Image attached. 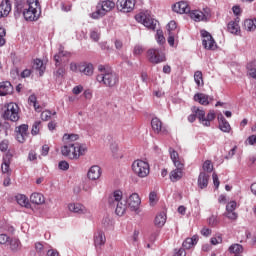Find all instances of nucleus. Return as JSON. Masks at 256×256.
<instances>
[{
  "mask_svg": "<svg viewBox=\"0 0 256 256\" xmlns=\"http://www.w3.org/2000/svg\"><path fill=\"white\" fill-rule=\"evenodd\" d=\"M244 29L246 31H255L256 29V19H247L244 21Z\"/></svg>",
  "mask_w": 256,
  "mask_h": 256,
  "instance_id": "obj_34",
  "label": "nucleus"
},
{
  "mask_svg": "<svg viewBox=\"0 0 256 256\" xmlns=\"http://www.w3.org/2000/svg\"><path fill=\"white\" fill-rule=\"evenodd\" d=\"M39 125H41V121L34 122L32 126L31 133L32 135H38L39 134Z\"/></svg>",
  "mask_w": 256,
  "mask_h": 256,
  "instance_id": "obj_51",
  "label": "nucleus"
},
{
  "mask_svg": "<svg viewBox=\"0 0 256 256\" xmlns=\"http://www.w3.org/2000/svg\"><path fill=\"white\" fill-rule=\"evenodd\" d=\"M51 111L49 110H45L41 113V119L42 121H49V119H51Z\"/></svg>",
  "mask_w": 256,
  "mask_h": 256,
  "instance_id": "obj_53",
  "label": "nucleus"
},
{
  "mask_svg": "<svg viewBox=\"0 0 256 256\" xmlns=\"http://www.w3.org/2000/svg\"><path fill=\"white\" fill-rule=\"evenodd\" d=\"M61 153L68 159H79L87 153V145L85 144H69L61 148Z\"/></svg>",
  "mask_w": 256,
  "mask_h": 256,
  "instance_id": "obj_4",
  "label": "nucleus"
},
{
  "mask_svg": "<svg viewBox=\"0 0 256 256\" xmlns=\"http://www.w3.org/2000/svg\"><path fill=\"white\" fill-rule=\"evenodd\" d=\"M30 201L34 205H43V203H45V196L41 193L35 192L31 194Z\"/></svg>",
  "mask_w": 256,
  "mask_h": 256,
  "instance_id": "obj_31",
  "label": "nucleus"
},
{
  "mask_svg": "<svg viewBox=\"0 0 256 256\" xmlns=\"http://www.w3.org/2000/svg\"><path fill=\"white\" fill-rule=\"evenodd\" d=\"M102 226L104 227V229H113V219L109 216H105L102 219Z\"/></svg>",
  "mask_w": 256,
  "mask_h": 256,
  "instance_id": "obj_38",
  "label": "nucleus"
},
{
  "mask_svg": "<svg viewBox=\"0 0 256 256\" xmlns=\"http://www.w3.org/2000/svg\"><path fill=\"white\" fill-rule=\"evenodd\" d=\"M67 55H69V53L64 52L63 47H60V50H59L58 54H56L54 56V61L56 62V65H60L61 64V57H67Z\"/></svg>",
  "mask_w": 256,
  "mask_h": 256,
  "instance_id": "obj_39",
  "label": "nucleus"
},
{
  "mask_svg": "<svg viewBox=\"0 0 256 256\" xmlns=\"http://www.w3.org/2000/svg\"><path fill=\"white\" fill-rule=\"evenodd\" d=\"M17 13H23L26 21H37L41 17V5L39 0H15Z\"/></svg>",
  "mask_w": 256,
  "mask_h": 256,
  "instance_id": "obj_1",
  "label": "nucleus"
},
{
  "mask_svg": "<svg viewBox=\"0 0 256 256\" xmlns=\"http://www.w3.org/2000/svg\"><path fill=\"white\" fill-rule=\"evenodd\" d=\"M101 37V33H99V30H92L90 32V39H93L95 42L99 41Z\"/></svg>",
  "mask_w": 256,
  "mask_h": 256,
  "instance_id": "obj_47",
  "label": "nucleus"
},
{
  "mask_svg": "<svg viewBox=\"0 0 256 256\" xmlns=\"http://www.w3.org/2000/svg\"><path fill=\"white\" fill-rule=\"evenodd\" d=\"M98 71L100 74L96 76V81L100 83V85L109 87V89H113V87L119 85V74H116L115 71L109 70L104 65H99Z\"/></svg>",
  "mask_w": 256,
  "mask_h": 256,
  "instance_id": "obj_2",
  "label": "nucleus"
},
{
  "mask_svg": "<svg viewBox=\"0 0 256 256\" xmlns=\"http://www.w3.org/2000/svg\"><path fill=\"white\" fill-rule=\"evenodd\" d=\"M11 13V1L10 0H4L0 4V18L1 17H7Z\"/></svg>",
  "mask_w": 256,
  "mask_h": 256,
  "instance_id": "obj_25",
  "label": "nucleus"
},
{
  "mask_svg": "<svg viewBox=\"0 0 256 256\" xmlns=\"http://www.w3.org/2000/svg\"><path fill=\"white\" fill-rule=\"evenodd\" d=\"M16 201L21 207L29 208L31 206V204H29V199H27V196L23 194H18L16 196Z\"/></svg>",
  "mask_w": 256,
  "mask_h": 256,
  "instance_id": "obj_33",
  "label": "nucleus"
},
{
  "mask_svg": "<svg viewBox=\"0 0 256 256\" xmlns=\"http://www.w3.org/2000/svg\"><path fill=\"white\" fill-rule=\"evenodd\" d=\"M219 243H223L221 236L211 238V245H219Z\"/></svg>",
  "mask_w": 256,
  "mask_h": 256,
  "instance_id": "obj_59",
  "label": "nucleus"
},
{
  "mask_svg": "<svg viewBox=\"0 0 256 256\" xmlns=\"http://www.w3.org/2000/svg\"><path fill=\"white\" fill-rule=\"evenodd\" d=\"M28 101L33 104L35 111H39V106H37V97L35 95H30Z\"/></svg>",
  "mask_w": 256,
  "mask_h": 256,
  "instance_id": "obj_49",
  "label": "nucleus"
},
{
  "mask_svg": "<svg viewBox=\"0 0 256 256\" xmlns=\"http://www.w3.org/2000/svg\"><path fill=\"white\" fill-rule=\"evenodd\" d=\"M175 29H177V22L172 20L167 25L168 34L173 33V31H175Z\"/></svg>",
  "mask_w": 256,
  "mask_h": 256,
  "instance_id": "obj_48",
  "label": "nucleus"
},
{
  "mask_svg": "<svg viewBox=\"0 0 256 256\" xmlns=\"http://www.w3.org/2000/svg\"><path fill=\"white\" fill-rule=\"evenodd\" d=\"M58 167L61 171H67L69 169V162L67 161H60Z\"/></svg>",
  "mask_w": 256,
  "mask_h": 256,
  "instance_id": "obj_57",
  "label": "nucleus"
},
{
  "mask_svg": "<svg viewBox=\"0 0 256 256\" xmlns=\"http://www.w3.org/2000/svg\"><path fill=\"white\" fill-rule=\"evenodd\" d=\"M3 118L6 121H12L17 123L19 119V105L16 103L10 102L6 105V110L4 111Z\"/></svg>",
  "mask_w": 256,
  "mask_h": 256,
  "instance_id": "obj_6",
  "label": "nucleus"
},
{
  "mask_svg": "<svg viewBox=\"0 0 256 256\" xmlns=\"http://www.w3.org/2000/svg\"><path fill=\"white\" fill-rule=\"evenodd\" d=\"M148 60L153 65H159V63H165L167 58L165 57V53L161 52V50L157 48H151L147 52Z\"/></svg>",
  "mask_w": 256,
  "mask_h": 256,
  "instance_id": "obj_8",
  "label": "nucleus"
},
{
  "mask_svg": "<svg viewBox=\"0 0 256 256\" xmlns=\"http://www.w3.org/2000/svg\"><path fill=\"white\" fill-rule=\"evenodd\" d=\"M230 253H234L235 255H239L243 253V246L241 244H233L229 247Z\"/></svg>",
  "mask_w": 256,
  "mask_h": 256,
  "instance_id": "obj_40",
  "label": "nucleus"
},
{
  "mask_svg": "<svg viewBox=\"0 0 256 256\" xmlns=\"http://www.w3.org/2000/svg\"><path fill=\"white\" fill-rule=\"evenodd\" d=\"M194 101L200 103V105L207 106L209 103H211V101H213V97L205 93H196L194 95Z\"/></svg>",
  "mask_w": 256,
  "mask_h": 256,
  "instance_id": "obj_17",
  "label": "nucleus"
},
{
  "mask_svg": "<svg viewBox=\"0 0 256 256\" xmlns=\"http://www.w3.org/2000/svg\"><path fill=\"white\" fill-rule=\"evenodd\" d=\"M218 122H219V129H221L223 131V133L231 132V125L229 124L227 119H225L223 114L218 115Z\"/></svg>",
  "mask_w": 256,
  "mask_h": 256,
  "instance_id": "obj_22",
  "label": "nucleus"
},
{
  "mask_svg": "<svg viewBox=\"0 0 256 256\" xmlns=\"http://www.w3.org/2000/svg\"><path fill=\"white\" fill-rule=\"evenodd\" d=\"M9 249L12 253H19L21 251L23 245L21 244V240L19 238L12 237L10 238L9 242Z\"/></svg>",
  "mask_w": 256,
  "mask_h": 256,
  "instance_id": "obj_19",
  "label": "nucleus"
},
{
  "mask_svg": "<svg viewBox=\"0 0 256 256\" xmlns=\"http://www.w3.org/2000/svg\"><path fill=\"white\" fill-rule=\"evenodd\" d=\"M224 216L227 217V219H230L231 221H237V218L239 215L235 211H226L224 213Z\"/></svg>",
  "mask_w": 256,
  "mask_h": 256,
  "instance_id": "obj_45",
  "label": "nucleus"
},
{
  "mask_svg": "<svg viewBox=\"0 0 256 256\" xmlns=\"http://www.w3.org/2000/svg\"><path fill=\"white\" fill-rule=\"evenodd\" d=\"M108 205L111 209H115L118 217H123L127 211V200L123 199V192L116 190L108 197Z\"/></svg>",
  "mask_w": 256,
  "mask_h": 256,
  "instance_id": "obj_3",
  "label": "nucleus"
},
{
  "mask_svg": "<svg viewBox=\"0 0 256 256\" xmlns=\"http://www.w3.org/2000/svg\"><path fill=\"white\" fill-rule=\"evenodd\" d=\"M193 21H207V15L199 10H193L188 12Z\"/></svg>",
  "mask_w": 256,
  "mask_h": 256,
  "instance_id": "obj_29",
  "label": "nucleus"
},
{
  "mask_svg": "<svg viewBox=\"0 0 256 256\" xmlns=\"http://www.w3.org/2000/svg\"><path fill=\"white\" fill-rule=\"evenodd\" d=\"M65 75V68H59L56 72H55V77L56 79H63V76Z\"/></svg>",
  "mask_w": 256,
  "mask_h": 256,
  "instance_id": "obj_58",
  "label": "nucleus"
},
{
  "mask_svg": "<svg viewBox=\"0 0 256 256\" xmlns=\"http://www.w3.org/2000/svg\"><path fill=\"white\" fill-rule=\"evenodd\" d=\"M111 151H112L113 156L115 157V159H123V154L122 153H117V151H119V148L117 147L116 144L111 145Z\"/></svg>",
  "mask_w": 256,
  "mask_h": 256,
  "instance_id": "obj_46",
  "label": "nucleus"
},
{
  "mask_svg": "<svg viewBox=\"0 0 256 256\" xmlns=\"http://www.w3.org/2000/svg\"><path fill=\"white\" fill-rule=\"evenodd\" d=\"M11 93H13L11 82L6 81L0 83V96L5 97V95H11Z\"/></svg>",
  "mask_w": 256,
  "mask_h": 256,
  "instance_id": "obj_26",
  "label": "nucleus"
},
{
  "mask_svg": "<svg viewBox=\"0 0 256 256\" xmlns=\"http://www.w3.org/2000/svg\"><path fill=\"white\" fill-rule=\"evenodd\" d=\"M175 167L176 169L172 170L169 175L170 181H172V183H177V181H181V179H183V169L185 167V164Z\"/></svg>",
  "mask_w": 256,
  "mask_h": 256,
  "instance_id": "obj_15",
  "label": "nucleus"
},
{
  "mask_svg": "<svg viewBox=\"0 0 256 256\" xmlns=\"http://www.w3.org/2000/svg\"><path fill=\"white\" fill-rule=\"evenodd\" d=\"M157 43H159V45H163V43H165V36H163V31L158 30L157 31Z\"/></svg>",
  "mask_w": 256,
  "mask_h": 256,
  "instance_id": "obj_54",
  "label": "nucleus"
},
{
  "mask_svg": "<svg viewBox=\"0 0 256 256\" xmlns=\"http://www.w3.org/2000/svg\"><path fill=\"white\" fill-rule=\"evenodd\" d=\"M116 7L122 13H131L135 9V0H117Z\"/></svg>",
  "mask_w": 256,
  "mask_h": 256,
  "instance_id": "obj_11",
  "label": "nucleus"
},
{
  "mask_svg": "<svg viewBox=\"0 0 256 256\" xmlns=\"http://www.w3.org/2000/svg\"><path fill=\"white\" fill-rule=\"evenodd\" d=\"M72 93L74 95H80V93H83V87L81 85L75 86L72 90Z\"/></svg>",
  "mask_w": 256,
  "mask_h": 256,
  "instance_id": "obj_61",
  "label": "nucleus"
},
{
  "mask_svg": "<svg viewBox=\"0 0 256 256\" xmlns=\"http://www.w3.org/2000/svg\"><path fill=\"white\" fill-rule=\"evenodd\" d=\"M194 81L200 87V85H203V72L196 71L194 73Z\"/></svg>",
  "mask_w": 256,
  "mask_h": 256,
  "instance_id": "obj_43",
  "label": "nucleus"
},
{
  "mask_svg": "<svg viewBox=\"0 0 256 256\" xmlns=\"http://www.w3.org/2000/svg\"><path fill=\"white\" fill-rule=\"evenodd\" d=\"M107 241V238L105 237V232L98 231L94 234V245L95 247H103Z\"/></svg>",
  "mask_w": 256,
  "mask_h": 256,
  "instance_id": "obj_23",
  "label": "nucleus"
},
{
  "mask_svg": "<svg viewBox=\"0 0 256 256\" xmlns=\"http://www.w3.org/2000/svg\"><path fill=\"white\" fill-rule=\"evenodd\" d=\"M201 37L202 45L204 49H207L208 51H215L217 49V44L215 43V39H213V36L207 30H201Z\"/></svg>",
  "mask_w": 256,
  "mask_h": 256,
  "instance_id": "obj_10",
  "label": "nucleus"
},
{
  "mask_svg": "<svg viewBox=\"0 0 256 256\" xmlns=\"http://www.w3.org/2000/svg\"><path fill=\"white\" fill-rule=\"evenodd\" d=\"M88 179L91 181H97L101 177V167L94 165L92 166L87 173Z\"/></svg>",
  "mask_w": 256,
  "mask_h": 256,
  "instance_id": "obj_21",
  "label": "nucleus"
},
{
  "mask_svg": "<svg viewBox=\"0 0 256 256\" xmlns=\"http://www.w3.org/2000/svg\"><path fill=\"white\" fill-rule=\"evenodd\" d=\"M33 68L40 71V76H42L45 71V66L43 65V61L41 59L34 60Z\"/></svg>",
  "mask_w": 256,
  "mask_h": 256,
  "instance_id": "obj_36",
  "label": "nucleus"
},
{
  "mask_svg": "<svg viewBox=\"0 0 256 256\" xmlns=\"http://www.w3.org/2000/svg\"><path fill=\"white\" fill-rule=\"evenodd\" d=\"M169 153H170V159L174 163L175 167H183V165H185L183 162V159L179 157V153L175 151V149L169 148Z\"/></svg>",
  "mask_w": 256,
  "mask_h": 256,
  "instance_id": "obj_20",
  "label": "nucleus"
},
{
  "mask_svg": "<svg viewBox=\"0 0 256 256\" xmlns=\"http://www.w3.org/2000/svg\"><path fill=\"white\" fill-rule=\"evenodd\" d=\"M235 153H237V146H234V147L228 152V155L225 157V159H232V157L235 156Z\"/></svg>",
  "mask_w": 256,
  "mask_h": 256,
  "instance_id": "obj_60",
  "label": "nucleus"
},
{
  "mask_svg": "<svg viewBox=\"0 0 256 256\" xmlns=\"http://www.w3.org/2000/svg\"><path fill=\"white\" fill-rule=\"evenodd\" d=\"M75 141H79V135L64 134V136H63L64 145H81V143H77Z\"/></svg>",
  "mask_w": 256,
  "mask_h": 256,
  "instance_id": "obj_27",
  "label": "nucleus"
},
{
  "mask_svg": "<svg viewBox=\"0 0 256 256\" xmlns=\"http://www.w3.org/2000/svg\"><path fill=\"white\" fill-rule=\"evenodd\" d=\"M173 11L175 13H180V15H183V13H191V8L189 7V4H187V2L181 1L174 4Z\"/></svg>",
  "mask_w": 256,
  "mask_h": 256,
  "instance_id": "obj_18",
  "label": "nucleus"
},
{
  "mask_svg": "<svg viewBox=\"0 0 256 256\" xmlns=\"http://www.w3.org/2000/svg\"><path fill=\"white\" fill-rule=\"evenodd\" d=\"M187 252H185L184 248H180L178 251L175 252L174 256H186Z\"/></svg>",
  "mask_w": 256,
  "mask_h": 256,
  "instance_id": "obj_64",
  "label": "nucleus"
},
{
  "mask_svg": "<svg viewBox=\"0 0 256 256\" xmlns=\"http://www.w3.org/2000/svg\"><path fill=\"white\" fill-rule=\"evenodd\" d=\"M207 185H209V175L205 172H200L198 176V187L200 189H206Z\"/></svg>",
  "mask_w": 256,
  "mask_h": 256,
  "instance_id": "obj_30",
  "label": "nucleus"
},
{
  "mask_svg": "<svg viewBox=\"0 0 256 256\" xmlns=\"http://www.w3.org/2000/svg\"><path fill=\"white\" fill-rule=\"evenodd\" d=\"M68 209L71 213H76L77 215H87L89 213V210L80 203H71L68 205Z\"/></svg>",
  "mask_w": 256,
  "mask_h": 256,
  "instance_id": "obj_16",
  "label": "nucleus"
},
{
  "mask_svg": "<svg viewBox=\"0 0 256 256\" xmlns=\"http://www.w3.org/2000/svg\"><path fill=\"white\" fill-rule=\"evenodd\" d=\"M208 223L211 227H217V225H219V220L217 219V216H211L208 219Z\"/></svg>",
  "mask_w": 256,
  "mask_h": 256,
  "instance_id": "obj_55",
  "label": "nucleus"
},
{
  "mask_svg": "<svg viewBox=\"0 0 256 256\" xmlns=\"http://www.w3.org/2000/svg\"><path fill=\"white\" fill-rule=\"evenodd\" d=\"M10 165H11V162L7 159H4L1 165L2 173H7L8 176L11 175Z\"/></svg>",
  "mask_w": 256,
  "mask_h": 256,
  "instance_id": "obj_41",
  "label": "nucleus"
},
{
  "mask_svg": "<svg viewBox=\"0 0 256 256\" xmlns=\"http://www.w3.org/2000/svg\"><path fill=\"white\" fill-rule=\"evenodd\" d=\"M93 64L91 63H80L79 64V73H83V75H87L88 77H91L93 75Z\"/></svg>",
  "mask_w": 256,
  "mask_h": 256,
  "instance_id": "obj_24",
  "label": "nucleus"
},
{
  "mask_svg": "<svg viewBox=\"0 0 256 256\" xmlns=\"http://www.w3.org/2000/svg\"><path fill=\"white\" fill-rule=\"evenodd\" d=\"M167 223V214L165 212H160L156 215L154 224L156 227H163Z\"/></svg>",
  "mask_w": 256,
  "mask_h": 256,
  "instance_id": "obj_32",
  "label": "nucleus"
},
{
  "mask_svg": "<svg viewBox=\"0 0 256 256\" xmlns=\"http://www.w3.org/2000/svg\"><path fill=\"white\" fill-rule=\"evenodd\" d=\"M11 238L7 234H0V245H7Z\"/></svg>",
  "mask_w": 256,
  "mask_h": 256,
  "instance_id": "obj_52",
  "label": "nucleus"
},
{
  "mask_svg": "<svg viewBox=\"0 0 256 256\" xmlns=\"http://www.w3.org/2000/svg\"><path fill=\"white\" fill-rule=\"evenodd\" d=\"M136 21L138 23H143L144 27H147L148 29H155L157 27V20L151 18L149 13H143L137 14L135 16Z\"/></svg>",
  "mask_w": 256,
  "mask_h": 256,
  "instance_id": "obj_9",
  "label": "nucleus"
},
{
  "mask_svg": "<svg viewBox=\"0 0 256 256\" xmlns=\"http://www.w3.org/2000/svg\"><path fill=\"white\" fill-rule=\"evenodd\" d=\"M228 31H229V33L237 35V33H239V24H237V22L231 21L228 24Z\"/></svg>",
  "mask_w": 256,
  "mask_h": 256,
  "instance_id": "obj_42",
  "label": "nucleus"
},
{
  "mask_svg": "<svg viewBox=\"0 0 256 256\" xmlns=\"http://www.w3.org/2000/svg\"><path fill=\"white\" fill-rule=\"evenodd\" d=\"M149 203H150V205H155V203H157V192H155V191L150 192Z\"/></svg>",
  "mask_w": 256,
  "mask_h": 256,
  "instance_id": "obj_50",
  "label": "nucleus"
},
{
  "mask_svg": "<svg viewBox=\"0 0 256 256\" xmlns=\"http://www.w3.org/2000/svg\"><path fill=\"white\" fill-rule=\"evenodd\" d=\"M151 127L155 133H161V135H167V128L163 126L161 119L155 117L151 120Z\"/></svg>",
  "mask_w": 256,
  "mask_h": 256,
  "instance_id": "obj_14",
  "label": "nucleus"
},
{
  "mask_svg": "<svg viewBox=\"0 0 256 256\" xmlns=\"http://www.w3.org/2000/svg\"><path fill=\"white\" fill-rule=\"evenodd\" d=\"M247 142L250 145H256V135H251L247 138Z\"/></svg>",
  "mask_w": 256,
  "mask_h": 256,
  "instance_id": "obj_62",
  "label": "nucleus"
},
{
  "mask_svg": "<svg viewBox=\"0 0 256 256\" xmlns=\"http://www.w3.org/2000/svg\"><path fill=\"white\" fill-rule=\"evenodd\" d=\"M215 119V110H210L205 117L204 127H211V121Z\"/></svg>",
  "mask_w": 256,
  "mask_h": 256,
  "instance_id": "obj_37",
  "label": "nucleus"
},
{
  "mask_svg": "<svg viewBox=\"0 0 256 256\" xmlns=\"http://www.w3.org/2000/svg\"><path fill=\"white\" fill-rule=\"evenodd\" d=\"M237 209V202L235 201H230L226 205V211H235Z\"/></svg>",
  "mask_w": 256,
  "mask_h": 256,
  "instance_id": "obj_56",
  "label": "nucleus"
},
{
  "mask_svg": "<svg viewBox=\"0 0 256 256\" xmlns=\"http://www.w3.org/2000/svg\"><path fill=\"white\" fill-rule=\"evenodd\" d=\"M127 205L130 210L135 212L139 211V207L141 205V198L139 197V194L132 193L126 200V206Z\"/></svg>",
  "mask_w": 256,
  "mask_h": 256,
  "instance_id": "obj_12",
  "label": "nucleus"
},
{
  "mask_svg": "<svg viewBox=\"0 0 256 256\" xmlns=\"http://www.w3.org/2000/svg\"><path fill=\"white\" fill-rule=\"evenodd\" d=\"M16 139L19 143H25V139L29 137V125L22 124L15 129Z\"/></svg>",
  "mask_w": 256,
  "mask_h": 256,
  "instance_id": "obj_13",
  "label": "nucleus"
},
{
  "mask_svg": "<svg viewBox=\"0 0 256 256\" xmlns=\"http://www.w3.org/2000/svg\"><path fill=\"white\" fill-rule=\"evenodd\" d=\"M199 242V236L194 235L191 238H186L184 242L182 243L183 249H193V246L196 245Z\"/></svg>",
  "mask_w": 256,
  "mask_h": 256,
  "instance_id": "obj_28",
  "label": "nucleus"
},
{
  "mask_svg": "<svg viewBox=\"0 0 256 256\" xmlns=\"http://www.w3.org/2000/svg\"><path fill=\"white\" fill-rule=\"evenodd\" d=\"M193 112L196 114V117L199 119L200 123L204 125L205 123V110H201L197 107H193Z\"/></svg>",
  "mask_w": 256,
  "mask_h": 256,
  "instance_id": "obj_35",
  "label": "nucleus"
},
{
  "mask_svg": "<svg viewBox=\"0 0 256 256\" xmlns=\"http://www.w3.org/2000/svg\"><path fill=\"white\" fill-rule=\"evenodd\" d=\"M141 53H143V47L142 46H135L134 47V55H141Z\"/></svg>",
  "mask_w": 256,
  "mask_h": 256,
  "instance_id": "obj_63",
  "label": "nucleus"
},
{
  "mask_svg": "<svg viewBox=\"0 0 256 256\" xmlns=\"http://www.w3.org/2000/svg\"><path fill=\"white\" fill-rule=\"evenodd\" d=\"M113 9H115V2L111 0L100 1L96 6V11L90 14V17L92 19H101Z\"/></svg>",
  "mask_w": 256,
  "mask_h": 256,
  "instance_id": "obj_5",
  "label": "nucleus"
},
{
  "mask_svg": "<svg viewBox=\"0 0 256 256\" xmlns=\"http://www.w3.org/2000/svg\"><path fill=\"white\" fill-rule=\"evenodd\" d=\"M132 170L138 177H147V175L150 173L149 163L143 160H135L132 163Z\"/></svg>",
  "mask_w": 256,
  "mask_h": 256,
  "instance_id": "obj_7",
  "label": "nucleus"
},
{
  "mask_svg": "<svg viewBox=\"0 0 256 256\" xmlns=\"http://www.w3.org/2000/svg\"><path fill=\"white\" fill-rule=\"evenodd\" d=\"M203 171H206V173H212L213 172V164L211 163L210 160H206L204 163H203Z\"/></svg>",
  "mask_w": 256,
  "mask_h": 256,
  "instance_id": "obj_44",
  "label": "nucleus"
}]
</instances>
